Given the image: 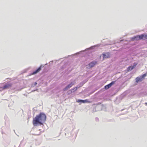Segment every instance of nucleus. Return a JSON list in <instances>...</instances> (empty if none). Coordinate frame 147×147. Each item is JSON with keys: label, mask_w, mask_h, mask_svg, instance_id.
Returning <instances> with one entry per match:
<instances>
[{"label": "nucleus", "mask_w": 147, "mask_h": 147, "mask_svg": "<svg viewBox=\"0 0 147 147\" xmlns=\"http://www.w3.org/2000/svg\"><path fill=\"white\" fill-rule=\"evenodd\" d=\"M46 116L45 114L43 113H41L36 116L35 119H46Z\"/></svg>", "instance_id": "nucleus-1"}, {"label": "nucleus", "mask_w": 147, "mask_h": 147, "mask_svg": "<svg viewBox=\"0 0 147 147\" xmlns=\"http://www.w3.org/2000/svg\"><path fill=\"white\" fill-rule=\"evenodd\" d=\"M12 85V84L10 82H8L3 87L1 88L3 90L8 89L11 88Z\"/></svg>", "instance_id": "nucleus-2"}, {"label": "nucleus", "mask_w": 147, "mask_h": 147, "mask_svg": "<svg viewBox=\"0 0 147 147\" xmlns=\"http://www.w3.org/2000/svg\"><path fill=\"white\" fill-rule=\"evenodd\" d=\"M40 120H33V123L34 126H38L42 124V123L40 121Z\"/></svg>", "instance_id": "nucleus-3"}, {"label": "nucleus", "mask_w": 147, "mask_h": 147, "mask_svg": "<svg viewBox=\"0 0 147 147\" xmlns=\"http://www.w3.org/2000/svg\"><path fill=\"white\" fill-rule=\"evenodd\" d=\"M134 65L129 66L127 68V70L128 71H130L132 70L137 65V63H134Z\"/></svg>", "instance_id": "nucleus-4"}, {"label": "nucleus", "mask_w": 147, "mask_h": 147, "mask_svg": "<svg viewBox=\"0 0 147 147\" xmlns=\"http://www.w3.org/2000/svg\"><path fill=\"white\" fill-rule=\"evenodd\" d=\"M115 81H113L112 82L109 84L105 86V89H107L110 88L111 86L114 84L115 83Z\"/></svg>", "instance_id": "nucleus-5"}, {"label": "nucleus", "mask_w": 147, "mask_h": 147, "mask_svg": "<svg viewBox=\"0 0 147 147\" xmlns=\"http://www.w3.org/2000/svg\"><path fill=\"white\" fill-rule=\"evenodd\" d=\"M132 39L133 40H141V39L140 35H137L136 36H134L132 38Z\"/></svg>", "instance_id": "nucleus-6"}, {"label": "nucleus", "mask_w": 147, "mask_h": 147, "mask_svg": "<svg viewBox=\"0 0 147 147\" xmlns=\"http://www.w3.org/2000/svg\"><path fill=\"white\" fill-rule=\"evenodd\" d=\"M73 85V84H72V83H71L70 84L68 85L65 88L63 89V91H65L67 90L70 87H71Z\"/></svg>", "instance_id": "nucleus-7"}, {"label": "nucleus", "mask_w": 147, "mask_h": 147, "mask_svg": "<svg viewBox=\"0 0 147 147\" xmlns=\"http://www.w3.org/2000/svg\"><path fill=\"white\" fill-rule=\"evenodd\" d=\"M96 63V61H93L90 63L88 65H89L90 68H91L94 66Z\"/></svg>", "instance_id": "nucleus-8"}, {"label": "nucleus", "mask_w": 147, "mask_h": 147, "mask_svg": "<svg viewBox=\"0 0 147 147\" xmlns=\"http://www.w3.org/2000/svg\"><path fill=\"white\" fill-rule=\"evenodd\" d=\"M140 35L141 39L142 40H145L147 39V35L145 34H142Z\"/></svg>", "instance_id": "nucleus-9"}, {"label": "nucleus", "mask_w": 147, "mask_h": 147, "mask_svg": "<svg viewBox=\"0 0 147 147\" xmlns=\"http://www.w3.org/2000/svg\"><path fill=\"white\" fill-rule=\"evenodd\" d=\"M41 69V66H40L35 71H34L32 73V74H36V73L38 72L39 71H40V70Z\"/></svg>", "instance_id": "nucleus-10"}, {"label": "nucleus", "mask_w": 147, "mask_h": 147, "mask_svg": "<svg viewBox=\"0 0 147 147\" xmlns=\"http://www.w3.org/2000/svg\"><path fill=\"white\" fill-rule=\"evenodd\" d=\"M136 82H138L139 81H141L142 80V78L140 77H137L136 79Z\"/></svg>", "instance_id": "nucleus-11"}, {"label": "nucleus", "mask_w": 147, "mask_h": 147, "mask_svg": "<svg viewBox=\"0 0 147 147\" xmlns=\"http://www.w3.org/2000/svg\"><path fill=\"white\" fill-rule=\"evenodd\" d=\"M36 133L34 134L35 136H38L41 134V132L40 130H37L36 131Z\"/></svg>", "instance_id": "nucleus-12"}, {"label": "nucleus", "mask_w": 147, "mask_h": 147, "mask_svg": "<svg viewBox=\"0 0 147 147\" xmlns=\"http://www.w3.org/2000/svg\"><path fill=\"white\" fill-rule=\"evenodd\" d=\"M78 102H82L83 103H85L86 102H88V100H78Z\"/></svg>", "instance_id": "nucleus-13"}, {"label": "nucleus", "mask_w": 147, "mask_h": 147, "mask_svg": "<svg viewBox=\"0 0 147 147\" xmlns=\"http://www.w3.org/2000/svg\"><path fill=\"white\" fill-rule=\"evenodd\" d=\"M147 75L146 73H145L142 75L140 77L142 78V79L143 80L144 78H145Z\"/></svg>", "instance_id": "nucleus-14"}, {"label": "nucleus", "mask_w": 147, "mask_h": 147, "mask_svg": "<svg viewBox=\"0 0 147 147\" xmlns=\"http://www.w3.org/2000/svg\"><path fill=\"white\" fill-rule=\"evenodd\" d=\"M103 58H108V57H107L105 54H103Z\"/></svg>", "instance_id": "nucleus-15"}, {"label": "nucleus", "mask_w": 147, "mask_h": 147, "mask_svg": "<svg viewBox=\"0 0 147 147\" xmlns=\"http://www.w3.org/2000/svg\"><path fill=\"white\" fill-rule=\"evenodd\" d=\"M146 35H147V34H146Z\"/></svg>", "instance_id": "nucleus-16"}]
</instances>
